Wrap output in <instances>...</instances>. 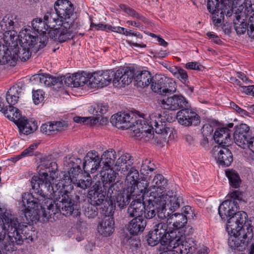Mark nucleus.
<instances>
[{
    "label": "nucleus",
    "instance_id": "nucleus-1",
    "mask_svg": "<svg viewBox=\"0 0 254 254\" xmlns=\"http://www.w3.org/2000/svg\"><path fill=\"white\" fill-rule=\"evenodd\" d=\"M41 180L32 177L31 184L37 194L26 192L22 195V203L25 207L24 215L27 220L35 221L41 215L49 219L52 215L60 212L66 216L78 215V209L74 201L69 197L68 192L64 190L63 183L56 184V190L48 180L47 173L42 172Z\"/></svg>",
    "mask_w": 254,
    "mask_h": 254
},
{
    "label": "nucleus",
    "instance_id": "nucleus-2",
    "mask_svg": "<svg viewBox=\"0 0 254 254\" xmlns=\"http://www.w3.org/2000/svg\"><path fill=\"white\" fill-rule=\"evenodd\" d=\"M165 117L158 112L151 113L149 119L142 118L136 121L133 135L143 141H150L154 144H161L170 138L173 129L166 127Z\"/></svg>",
    "mask_w": 254,
    "mask_h": 254
},
{
    "label": "nucleus",
    "instance_id": "nucleus-3",
    "mask_svg": "<svg viewBox=\"0 0 254 254\" xmlns=\"http://www.w3.org/2000/svg\"><path fill=\"white\" fill-rule=\"evenodd\" d=\"M55 9L62 19L60 27L48 33L49 36L55 41L61 43L72 38L71 30L73 20L70 18L73 13L72 4L67 0H58L55 3Z\"/></svg>",
    "mask_w": 254,
    "mask_h": 254
},
{
    "label": "nucleus",
    "instance_id": "nucleus-4",
    "mask_svg": "<svg viewBox=\"0 0 254 254\" xmlns=\"http://www.w3.org/2000/svg\"><path fill=\"white\" fill-rule=\"evenodd\" d=\"M247 214L243 211H238L230 217L226 224V230L229 234L238 235L242 232H247V228L254 229V217H250L247 221Z\"/></svg>",
    "mask_w": 254,
    "mask_h": 254
},
{
    "label": "nucleus",
    "instance_id": "nucleus-5",
    "mask_svg": "<svg viewBox=\"0 0 254 254\" xmlns=\"http://www.w3.org/2000/svg\"><path fill=\"white\" fill-rule=\"evenodd\" d=\"M39 172V177L34 176L33 177L38 178L39 180H41L42 176L43 175L42 172L47 173L48 178L51 185H50V189L52 186L54 187L55 190H56V184L63 183L64 186V190L65 187L70 183L71 182H74V180H71V176L69 174V172L64 173L63 175V179L61 180H57L58 178V165L55 162H52L49 160L43 161L41 164L38 167Z\"/></svg>",
    "mask_w": 254,
    "mask_h": 254
},
{
    "label": "nucleus",
    "instance_id": "nucleus-6",
    "mask_svg": "<svg viewBox=\"0 0 254 254\" xmlns=\"http://www.w3.org/2000/svg\"><path fill=\"white\" fill-rule=\"evenodd\" d=\"M6 228L9 240L17 245H21L25 240L32 241L31 232L28 226L20 223L17 218L13 216L12 221L10 220L6 223Z\"/></svg>",
    "mask_w": 254,
    "mask_h": 254
},
{
    "label": "nucleus",
    "instance_id": "nucleus-7",
    "mask_svg": "<svg viewBox=\"0 0 254 254\" xmlns=\"http://www.w3.org/2000/svg\"><path fill=\"white\" fill-rule=\"evenodd\" d=\"M19 38L21 47L33 49L37 51L39 49L43 48L47 44L48 37L43 35L40 38L39 45L36 46L39 38L35 33L33 32L30 29H25L19 32Z\"/></svg>",
    "mask_w": 254,
    "mask_h": 254
},
{
    "label": "nucleus",
    "instance_id": "nucleus-8",
    "mask_svg": "<svg viewBox=\"0 0 254 254\" xmlns=\"http://www.w3.org/2000/svg\"><path fill=\"white\" fill-rule=\"evenodd\" d=\"M207 8L214 25L220 27L224 21V12L229 8L228 0H207Z\"/></svg>",
    "mask_w": 254,
    "mask_h": 254
},
{
    "label": "nucleus",
    "instance_id": "nucleus-9",
    "mask_svg": "<svg viewBox=\"0 0 254 254\" xmlns=\"http://www.w3.org/2000/svg\"><path fill=\"white\" fill-rule=\"evenodd\" d=\"M242 192L235 190L229 193L230 197L233 201L226 200L224 201L218 208L219 214L222 220L231 217L237 212L239 209L238 203L235 200H242Z\"/></svg>",
    "mask_w": 254,
    "mask_h": 254
},
{
    "label": "nucleus",
    "instance_id": "nucleus-10",
    "mask_svg": "<svg viewBox=\"0 0 254 254\" xmlns=\"http://www.w3.org/2000/svg\"><path fill=\"white\" fill-rule=\"evenodd\" d=\"M123 184L117 182L113 183L108 189L107 196L110 198L111 202L117 205L120 208H123L127 206L131 198L129 195L127 193L125 196L122 192Z\"/></svg>",
    "mask_w": 254,
    "mask_h": 254
},
{
    "label": "nucleus",
    "instance_id": "nucleus-11",
    "mask_svg": "<svg viewBox=\"0 0 254 254\" xmlns=\"http://www.w3.org/2000/svg\"><path fill=\"white\" fill-rule=\"evenodd\" d=\"M254 231L247 228V232H242L238 235H232L228 240V245L230 248L238 251H243L251 243L253 237Z\"/></svg>",
    "mask_w": 254,
    "mask_h": 254
},
{
    "label": "nucleus",
    "instance_id": "nucleus-12",
    "mask_svg": "<svg viewBox=\"0 0 254 254\" xmlns=\"http://www.w3.org/2000/svg\"><path fill=\"white\" fill-rule=\"evenodd\" d=\"M169 222H161L158 223L154 226L152 230L156 232L157 234L162 239L163 244H166L170 240H180V232L177 229H171Z\"/></svg>",
    "mask_w": 254,
    "mask_h": 254
},
{
    "label": "nucleus",
    "instance_id": "nucleus-13",
    "mask_svg": "<svg viewBox=\"0 0 254 254\" xmlns=\"http://www.w3.org/2000/svg\"><path fill=\"white\" fill-rule=\"evenodd\" d=\"M167 184V180L161 174L156 175L151 182L149 188L150 191L149 196V201H158V198L166 193L165 186Z\"/></svg>",
    "mask_w": 254,
    "mask_h": 254
},
{
    "label": "nucleus",
    "instance_id": "nucleus-14",
    "mask_svg": "<svg viewBox=\"0 0 254 254\" xmlns=\"http://www.w3.org/2000/svg\"><path fill=\"white\" fill-rule=\"evenodd\" d=\"M126 191L127 193L133 198H140L141 200H145L148 198L149 191L148 183L143 180L139 182L128 184L127 185Z\"/></svg>",
    "mask_w": 254,
    "mask_h": 254
},
{
    "label": "nucleus",
    "instance_id": "nucleus-15",
    "mask_svg": "<svg viewBox=\"0 0 254 254\" xmlns=\"http://www.w3.org/2000/svg\"><path fill=\"white\" fill-rule=\"evenodd\" d=\"M241 12V10H239L237 8V10H235V12L233 13V10L230 8L229 5V8L226 10V12H224V15L226 14L227 17H232L234 29L237 33L239 35L244 34L246 31H248V29H249L247 22L245 21L249 15L245 14L244 16H242Z\"/></svg>",
    "mask_w": 254,
    "mask_h": 254
},
{
    "label": "nucleus",
    "instance_id": "nucleus-16",
    "mask_svg": "<svg viewBox=\"0 0 254 254\" xmlns=\"http://www.w3.org/2000/svg\"><path fill=\"white\" fill-rule=\"evenodd\" d=\"M158 103L162 108L166 110H177L189 107L188 101L181 95H174L163 99H160Z\"/></svg>",
    "mask_w": 254,
    "mask_h": 254
},
{
    "label": "nucleus",
    "instance_id": "nucleus-17",
    "mask_svg": "<svg viewBox=\"0 0 254 254\" xmlns=\"http://www.w3.org/2000/svg\"><path fill=\"white\" fill-rule=\"evenodd\" d=\"M134 115L129 113H119L112 116L111 124L117 128L122 129H127L132 127V131L135 128L134 125Z\"/></svg>",
    "mask_w": 254,
    "mask_h": 254
},
{
    "label": "nucleus",
    "instance_id": "nucleus-18",
    "mask_svg": "<svg viewBox=\"0 0 254 254\" xmlns=\"http://www.w3.org/2000/svg\"><path fill=\"white\" fill-rule=\"evenodd\" d=\"M177 119L180 124L186 127L197 126L200 122L199 116L188 107L184 108L178 112Z\"/></svg>",
    "mask_w": 254,
    "mask_h": 254
},
{
    "label": "nucleus",
    "instance_id": "nucleus-19",
    "mask_svg": "<svg viewBox=\"0 0 254 254\" xmlns=\"http://www.w3.org/2000/svg\"><path fill=\"white\" fill-rule=\"evenodd\" d=\"M160 205H165L171 212H173L178 209L181 205L183 204V199L182 196L174 194L172 192L165 193L158 198Z\"/></svg>",
    "mask_w": 254,
    "mask_h": 254
},
{
    "label": "nucleus",
    "instance_id": "nucleus-20",
    "mask_svg": "<svg viewBox=\"0 0 254 254\" xmlns=\"http://www.w3.org/2000/svg\"><path fill=\"white\" fill-rule=\"evenodd\" d=\"M212 153L217 162L222 166L228 167L233 161L232 154L226 147L214 146L212 149Z\"/></svg>",
    "mask_w": 254,
    "mask_h": 254
},
{
    "label": "nucleus",
    "instance_id": "nucleus-21",
    "mask_svg": "<svg viewBox=\"0 0 254 254\" xmlns=\"http://www.w3.org/2000/svg\"><path fill=\"white\" fill-rule=\"evenodd\" d=\"M101 166L99 155L95 150L87 153L84 158L83 169L85 173H94Z\"/></svg>",
    "mask_w": 254,
    "mask_h": 254
},
{
    "label": "nucleus",
    "instance_id": "nucleus-22",
    "mask_svg": "<svg viewBox=\"0 0 254 254\" xmlns=\"http://www.w3.org/2000/svg\"><path fill=\"white\" fill-rule=\"evenodd\" d=\"M234 126L233 123H229L227 127L218 128L213 135L214 140L221 146H229L231 142V130Z\"/></svg>",
    "mask_w": 254,
    "mask_h": 254
},
{
    "label": "nucleus",
    "instance_id": "nucleus-23",
    "mask_svg": "<svg viewBox=\"0 0 254 254\" xmlns=\"http://www.w3.org/2000/svg\"><path fill=\"white\" fill-rule=\"evenodd\" d=\"M112 70L98 71L90 75L89 84L102 87L108 85L112 80Z\"/></svg>",
    "mask_w": 254,
    "mask_h": 254
},
{
    "label": "nucleus",
    "instance_id": "nucleus-24",
    "mask_svg": "<svg viewBox=\"0 0 254 254\" xmlns=\"http://www.w3.org/2000/svg\"><path fill=\"white\" fill-rule=\"evenodd\" d=\"M180 240L179 246L177 247L181 254H192L196 248L195 241L192 238H186L184 237L180 232Z\"/></svg>",
    "mask_w": 254,
    "mask_h": 254
},
{
    "label": "nucleus",
    "instance_id": "nucleus-25",
    "mask_svg": "<svg viewBox=\"0 0 254 254\" xmlns=\"http://www.w3.org/2000/svg\"><path fill=\"white\" fill-rule=\"evenodd\" d=\"M145 208V200L140 198L134 199L127 209V214L130 217H142Z\"/></svg>",
    "mask_w": 254,
    "mask_h": 254
},
{
    "label": "nucleus",
    "instance_id": "nucleus-26",
    "mask_svg": "<svg viewBox=\"0 0 254 254\" xmlns=\"http://www.w3.org/2000/svg\"><path fill=\"white\" fill-rule=\"evenodd\" d=\"M98 233L103 237L110 236L114 231V221L112 217H105L98 224Z\"/></svg>",
    "mask_w": 254,
    "mask_h": 254
},
{
    "label": "nucleus",
    "instance_id": "nucleus-27",
    "mask_svg": "<svg viewBox=\"0 0 254 254\" xmlns=\"http://www.w3.org/2000/svg\"><path fill=\"white\" fill-rule=\"evenodd\" d=\"M15 124L18 127L19 132L26 135L33 132L38 127L37 123L34 121H29L22 117Z\"/></svg>",
    "mask_w": 254,
    "mask_h": 254
},
{
    "label": "nucleus",
    "instance_id": "nucleus-28",
    "mask_svg": "<svg viewBox=\"0 0 254 254\" xmlns=\"http://www.w3.org/2000/svg\"><path fill=\"white\" fill-rule=\"evenodd\" d=\"M146 225V220L142 217H135L128 223L127 230L131 235H136L143 231Z\"/></svg>",
    "mask_w": 254,
    "mask_h": 254
},
{
    "label": "nucleus",
    "instance_id": "nucleus-29",
    "mask_svg": "<svg viewBox=\"0 0 254 254\" xmlns=\"http://www.w3.org/2000/svg\"><path fill=\"white\" fill-rule=\"evenodd\" d=\"M116 158V153L112 149H109L103 152L101 157L100 161L102 167V169H111L114 168L115 160Z\"/></svg>",
    "mask_w": 254,
    "mask_h": 254
},
{
    "label": "nucleus",
    "instance_id": "nucleus-30",
    "mask_svg": "<svg viewBox=\"0 0 254 254\" xmlns=\"http://www.w3.org/2000/svg\"><path fill=\"white\" fill-rule=\"evenodd\" d=\"M114 168L108 169H102L101 171V180L103 183V190L106 191L110 186L111 183L114 182L116 178L117 173L114 170Z\"/></svg>",
    "mask_w": 254,
    "mask_h": 254
},
{
    "label": "nucleus",
    "instance_id": "nucleus-31",
    "mask_svg": "<svg viewBox=\"0 0 254 254\" xmlns=\"http://www.w3.org/2000/svg\"><path fill=\"white\" fill-rule=\"evenodd\" d=\"M33 79L39 81L40 83L46 86H50L62 82L63 79L61 77H56L47 74H39L33 76Z\"/></svg>",
    "mask_w": 254,
    "mask_h": 254
},
{
    "label": "nucleus",
    "instance_id": "nucleus-32",
    "mask_svg": "<svg viewBox=\"0 0 254 254\" xmlns=\"http://www.w3.org/2000/svg\"><path fill=\"white\" fill-rule=\"evenodd\" d=\"M133 164L132 157L129 154L126 153L120 157L114 165V170L116 171H125L128 169L127 167L130 166Z\"/></svg>",
    "mask_w": 254,
    "mask_h": 254
},
{
    "label": "nucleus",
    "instance_id": "nucleus-33",
    "mask_svg": "<svg viewBox=\"0 0 254 254\" xmlns=\"http://www.w3.org/2000/svg\"><path fill=\"white\" fill-rule=\"evenodd\" d=\"M3 217V220L1 218H0V246L4 245L6 243H8L10 241L7 237V239H5L6 234L8 235V231L7 228H6V223L7 222H9L10 220L12 221V215H6V214H4Z\"/></svg>",
    "mask_w": 254,
    "mask_h": 254
},
{
    "label": "nucleus",
    "instance_id": "nucleus-34",
    "mask_svg": "<svg viewBox=\"0 0 254 254\" xmlns=\"http://www.w3.org/2000/svg\"><path fill=\"white\" fill-rule=\"evenodd\" d=\"M58 17L59 16L57 12H48L45 14L44 20L48 30L50 29L49 32L60 27L59 26L60 21L58 20Z\"/></svg>",
    "mask_w": 254,
    "mask_h": 254
},
{
    "label": "nucleus",
    "instance_id": "nucleus-35",
    "mask_svg": "<svg viewBox=\"0 0 254 254\" xmlns=\"http://www.w3.org/2000/svg\"><path fill=\"white\" fill-rule=\"evenodd\" d=\"M21 92L22 89L19 86H13L10 88L5 96L7 104L10 106L16 104Z\"/></svg>",
    "mask_w": 254,
    "mask_h": 254
},
{
    "label": "nucleus",
    "instance_id": "nucleus-36",
    "mask_svg": "<svg viewBox=\"0 0 254 254\" xmlns=\"http://www.w3.org/2000/svg\"><path fill=\"white\" fill-rule=\"evenodd\" d=\"M169 224L174 226V229H179L184 227L187 224L188 219L183 213H175L170 216Z\"/></svg>",
    "mask_w": 254,
    "mask_h": 254
},
{
    "label": "nucleus",
    "instance_id": "nucleus-37",
    "mask_svg": "<svg viewBox=\"0 0 254 254\" xmlns=\"http://www.w3.org/2000/svg\"><path fill=\"white\" fill-rule=\"evenodd\" d=\"M180 240H170L166 244H164L162 247H160V253L161 254H181L177 249L179 246Z\"/></svg>",
    "mask_w": 254,
    "mask_h": 254
},
{
    "label": "nucleus",
    "instance_id": "nucleus-38",
    "mask_svg": "<svg viewBox=\"0 0 254 254\" xmlns=\"http://www.w3.org/2000/svg\"><path fill=\"white\" fill-rule=\"evenodd\" d=\"M136 83L138 86L145 87L148 86L152 79L150 72L144 70L138 73L134 78Z\"/></svg>",
    "mask_w": 254,
    "mask_h": 254
},
{
    "label": "nucleus",
    "instance_id": "nucleus-39",
    "mask_svg": "<svg viewBox=\"0 0 254 254\" xmlns=\"http://www.w3.org/2000/svg\"><path fill=\"white\" fill-rule=\"evenodd\" d=\"M88 201L91 205L99 206L105 199V194L98 190H90L88 192Z\"/></svg>",
    "mask_w": 254,
    "mask_h": 254
},
{
    "label": "nucleus",
    "instance_id": "nucleus-40",
    "mask_svg": "<svg viewBox=\"0 0 254 254\" xmlns=\"http://www.w3.org/2000/svg\"><path fill=\"white\" fill-rule=\"evenodd\" d=\"M17 22L15 16L7 14L0 21V26L3 31H9L14 28L15 24Z\"/></svg>",
    "mask_w": 254,
    "mask_h": 254
},
{
    "label": "nucleus",
    "instance_id": "nucleus-41",
    "mask_svg": "<svg viewBox=\"0 0 254 254\" xmlns=\"http://www.w3.org/2000/svg\"><path fill=\"white\" fill-rule=\"evenodd\" d=\"M9 120L13 121L15 124L20 119L21 117L19 110L13 106L8 105L2 113Z\"/></svg>",
    "mask_w": 254,
    "mask_h": 254
},
{
    "label": "nucleus",
    "instance_id": "nucleus-42",
    "mask_svg": "<svg viewBox=\"0 0 254 254\" xmlns=\"http://www.w3.org/2000/svg\"><path fill=\"white\" fill-rule=\"evenodd\" d=\"M145 208L144 209V217L148 219L153 218L156 215L155 206L160 205L159 203L155 201H149V198H146L145 200Z\"/></svg>",
    "mask_w": 254,
    "mask_h": 254
},
{
    "label": "nucleus",
    "instance_id": "nucleus-43",
    "mask_svg": "<svg viewBox=\"0 0 254 254\" xmlns=\"http://www.w3.org/2000/svg\"><path fill=\"white\" fill-rule=\"evenodd\" d=\"M165 76L160 75L156 76L152 79L151 83V89L154 92L157 93L160 95H164V92L162 88L164 84V78Z\"/></svg>",
    "mask_w": 254,
    "mask_h": 254
},
{
    "label": "nucleus",
    "instance_id": "nucleus-44",
    "mask_svg": "<svg viewBox=\"0 0 254 254\" xmlns=\"http://www.w3.org/2000/svg\"><path fill=\"white\" fill-rule=\"evenodd\" d=\"M74 75V87L83 86L85 84H89L90 74H87L85 72L81 73H77Z\"/></svg>",
    "mask_w": 254,
    "mask_h": 254
},
{
    "label": "nucleus",
    "instance_id": "nucleus-45",
    "mask_svg": "<svg viewBox=\"0 0 254 254\" xmlns=\"http://www.w3.org/2000/svg\"><path fill=\"white\" fill-rule=\"evenodd\" d=\"M32 26L33 28L38 33H41L43 34L46 33L48 29L46 25L44 20L41 18H35L32 21Z\"/></svg>",
    "mask_w": 254,
    "mask_h": 254
},
{
    "label": "nucleus",
    "instance_id": "nucleus-46",
    "mask_svg": "<svg viewBox=\"0 0 254 254\" xmlns=\"http://www.w3.org/2000/svg\"><path fill=\"white\" fill-rule=\"evenodd\" d=\"M226 174L228 177L230 186L234 188H238L240 186L241 180L238 173L235 171H226Z\"/></svg>",
    "mask_w": 254,
    "mask_h": 254
},
{
    "label": "nucleus",
    "instance_id": "nucleus-47",
    "mask_svg": "<svg viewBox=\"0 0 254 254\" xmlns=\"http://www.w3.org/2000/svg\"><path fill=\"white\" fill-rule=\"evenodd\" d=\"M239 10H241V15L250 14L254 12V0H246L245 2L239 6Z\"/></svg>",
    "mask_w": 254,
    "mask_h": 254
},
{
    "label": "nucleus",
    "instance_id": "nucleus-48",
    "mask_svg": "<svg viewBox=\"0 0 254 254\" xmlns=\"http://www.w3.org/2000/svg\"><path fill=\"white\" fill-rule=\"evenodd\" d=\"M76 162L71 161L69 163V167H71L70 169L68 171L70 176H71V180H75L76 177L79 175L81 172V169L79 163L81 162V160L79 158L75 159Z\"/></svg>",
    "mask_w": 254,
    "mask_h": 254
},
{
    "label": "nucleus",
    "instance_id": "nucleus-49",
    "mask_svg": "<svg viewBox=\"0 0 254 254\" xmlns=\"http://www.w3.org/2000/svg\"><path fill=\"white\" fill-rule=\"evenodd\" d=\"M156 167L151 161L145 159L142 161L140 173L144 176H147L149 172H152L156 169Z\"/></svg>",
    "mask_w": 254,
    "mask_h": 254
},
{
    "label": "nucleus",
    "instance_id": "nucleus-50",
    "mask_svg": "<svg viewBox=\"0 0 254 254\" xmlns=\"http://www.w3.org/2000/svg\"><path fill=\"white\" fill-rule=\"evenodd\" d=\"M164 84L163 86V90L162 91L164 92V95H166L169 93H173L176 91V83L172 81L169 78L164 77Z\"/></svg>",
    "mask_w": 254,
    "mask_h": 254
},
{
    "label": "nucleus",
    "instance_id": "nucleus-51",
    "mask_svg": "<svg viewBox=\"0 0 254 254\" xmlns=\"http://www.w3.org/2000/svg\"><path fill=\"white\" fill-rule=\"evenodd\" d=\"M147 242L148 245L152 247L157 245L159 243H161V247L164 246L162 239L157 234L156 232L152 230L150 231L148 234Z\"/></svg>",
    "mask_w": 254,
    "mask_h": 254
},
{
    "label": "nucleus",
    "instance_id": "nucleus-52",
    "mask_svg": "<svg viewBox=\"0 0 254 254\" xmlns=\"http://www.w3.org/2000/svg\"><path fill=\"white\" fill-rule=\"evenodd\" d=\"M155 208L157 210V216L159 218L164 219L167 218L166 221H170L168 219H170V216L172 214L170 212H166L167 210H168V208L166 207L165 205L162 206L161 205L155 206Z\"/></svg>",
    "mask_w": 254,
    "mask_h": 254
},
{
    "label": "nucleus",
    "instance_id": "nucleus-53",
    "mask_svg": "<svg viewBox=\"0 0 254 254\" xmlns=\"http://www.w3.org/2000/svg\"><path fill=\"white\" fill-rule=\"evenodd\" d=\"M123 76L122 85H128L131 82L134 77L133 72L127 68H123Z\"/></svg>",
    "mask_w": 254,
    "mask_h": 254
},
{
    "label": "nucleus",
    "instance_id": "nucleus-54",
    "mask_svg": "<svg viewBox=\"0 0 254 254\" xmlns=\"http://www.w3.org/2000/svg\"><path fill=\"white\" fill-rule=\"evenodd\" d=\"M138 177L139 173L138 171L134 168H131L126 177V182L127 185L128 184H132L138 182Z\"/></svg>",
    "mask_w": 254,
    "mask_h": 254
},
{
    "label": "nucleus",
    "instance_id": "nucleus-55",
    "mask_svg": "<svg viewBox=\"0 0 254 254\" xmlns=\"http://www.w3.org/2000/svg\"><path fill=\"white\" fill-rule=\"evenodd\" d=\"M249 127L246 124H242L236 127L233 134V137L237 136L248 135Z\"/></svg>",
    "mask_w": 254,
    "mask_h": 254
},
{
    "label": "nucleus",
    "instance_id": "nucleus-56",
    "mask_svg": "<svg viewBox=\"0 0 254 254\" xmlns=\"http://www.w3.org/2000/svg\"><path fill=\"white\" fill-rule=\"evenodd\" d=\"M249 134L245 136H237L234 137V140L236 144L243 149L247 148L248 144L249 142Z\"/></svg>",
    "mask_w": 254,
    "mask_h": 254
},
{
    "label": "nucleus",
    "instance_id": "nucleus-57",
    "mask_svg": "<svg viewBox=\"0 0 254 254\" xmlns=\"http://www.w3.org/2000/svg\"><path fill=\"white\" fill-rule=\"evenodd\" d=\"M31 48H25L21 47V48L17 52L18 54V58L21 61L25 62L28 60L31 56V51H33Z\"/></svg>",
    "mask_w": 254,
    "mask_h": 254
},
{
    "label": "nucleus",
    "instance_id": "nucleus-58",
    "mask_svg": "<svg viewBox=\"0 0 254 254\" xmlns=\"http://www.w3.org/2000/svg\"><path fill=\"white\" fill-rule=\"evenodd\" d=\"M108 106L106 104L101 103L97 105V109L95 107H91L90 112L93 115L99 116L100 114H105L108 110Z\"/></svg>",
    "mask_w": 254,
    "mask_h": 254
},
{
    "label": "nucleus",
    "instance_id": "nucleus-59",
    "mask_svg": "<svg viewBox=\"0 0 254 254\" xmlns=\"http://www.w3.org/2000/svg\"><path fill=\"white\" fill-rule=\"evenodd\" d=\"M119 7L121 9L123 10L126 13H127L129 15L131 16L134 19H140L142 17V16L140 15L134 9L131 8L127 6L125 4H120Z\"/></svg>",
    "mask_w": 254,
    "mask_h": 254
},
{
    "label": "nucleus",
    "instance_id": "nucleus-60",
    "mask_svg": "<svg viewBox=\"0 0 254 254\" xmlns=\"http://www.w3.org/2000/svg\"><path fill=\"white\" fill-rule=\"evenodd\" d=\"M123 72V68H120L116 71L112 70V80L113 79L114 83H118V84H122Z\"/></svg>",
    "mask_w": 254,
    "mask_h": 254
},
{
    "label": "nucleus",
    "instance_id": "nucleus-61",
    "mask_svg": "<svg viewBox=\"0 0 254 254\" xmlns=\"http://www.w3.org/2000/svg\"><path fill=\"white\" fill-rule=\"evenodd\" d=\"M14 244H15V242L9 241L8 244L7 243L4 245L1 246L4 254H17L14 246Z\"/></svg>",
    "mask_w": 254,
    "mask_h": 254
},
{
    "label": "nucleus",
    "instance_id": "nucleus-62",
    "mask_svg": "<svg viewBox=\"0 0 254 254\" xmlns=\"http://www.w3.org/2000/svg\"><path fill=\"white\" fill-rule=\"evenodd\" d=\"M181 213H183L188 220L193 219L195 216L194 209L189 205H187L183 207L182 208Z\"/></svg>",
    "mask_w": 254,
    "mask_h": 254
},
{
    "label": "nucleus",
    "instance_id": "nucleus-63",
    "mask_svg": "<svg viewBox=\"0 0 254 254\" xmlns=\"http://www.w3.org/2000/svg\"><path fill=\"white\" fill-rule=\"evenodd\" d=\"M50 125H51L52 134H55L59 131H62L64 129V127L66 126L64 123L62 122L50 123Z\"/></svg>",
    "mask_w": 254,
    "mask_h": 254
},
{
    "label": "nucleus",
    "instance_id": "nucleus-64",
    "mask_svg": "<svg viewBox=\"0 0 254 254\" xmlns=\"http://www.w3.org/2000/svg\"><path fill=\"white\" fill-rule=\"evenodd\" d=\"M247 25L249 28L248 35L250 37L254 39V12L249 18Z\"/></svg>",
    "mask_w": 254,
    "mask_h": 254
}]
</instances>
